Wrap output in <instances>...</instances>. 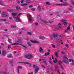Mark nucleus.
<instances>
[{"label": "nucleus", "mask_w": 74, "mask_h": 74, "mask_svg": "<svg viewBox=\"0 0 74 74\" xmlns=\"http://www.w3.org/2000/svg\"><path fill=\"white\" fill-rule=\"evenodd\" d=\"M20 63H24V64H29L28 63L24 62H21Z\"/></svg>", "instance_id": "37998d69"}, {"label": "nucleus", "mask_w": 74, "mask_h": 74, "mask_svg": "<svg viewBox=\"0 0 74 74\" xmlns=\"http://www.w3.org/2000/svg\"><path fill=\"white\" fill-rule=\"evenodd\" d=\"M37 18L38 21H41V22H42L45 23H48V21H47L42 20V17H41L40 16H38Z\"/></svg>", "instance_id": "20e7f679"}, {"label": "nucleus", "mask_w": 74, "mask_h": 74, "mask_svg": "<svg viewBox=\"0 0 74 74\" xmlns=\"http://www.w3.org/2000/svg\"><path fill=\"white\" fill-rule=\"evenodd\" d=\"M8 11L9 12H12L14 11V10L13 9H8Z\"/></svg>", "instance_id": "b1692460"}, {"label": "nucleus", "mask_w": 74, "mask_h": 74, "mask_svg": "<svg viewBox=\"0 0 74 74\" xmlns=\"http://www.w3.org/2000/svg\"><path fill=\"white\" fill-rule=\"evenodd\" d=\"M21 41H22V38H18V40H17L16 41L17 42H16V43L12 44L11 45H21L23 47H24V48H27V47H26V46L23 45H22L21 44L18 43H20L21 44V43L22 42Z\"/></svg>", "instance_id": "f03ea898"}, {"label": "nucleus", "mask_w": 74, "mask_h": 74, "mask_svg": "<svg viewBox=\"0 0 74 74\" xmlns=\"http://www.w3.org/2000/svg\"><path fill=\"white\" fill-rule=\"evenodd\" d=\"M39 38L40 39H41V40H45V38L44 36H39Z\"/></svg>", "instance_id": "2eb2a0df"}, {"label": "nucleus", "mask_w": 74, "mask_h": 74, "mask_svg": "<svg viewBox=\"0 0 74 74\" xmlns=\"http://www.w3.org/2000/svg\"><path fill=\"white\" fill-rule=\"evenodd\" d=\"M71 4L74 5V0H72L71 1Z\"/></svg>", "instance_id": "72a5a7b5"}, {"label": "nucleus", "mask_w": 74, "mask_h": 74, "mask_svg": "<svg viewBox=\"0 0 74 74\" xmlns=\"http://www.w3.org/2000/svg\"><path fill=\"white\" fill-rule=\"evenodd\" d=\"M2 12L3 13V14H5V13H6L5 12H4V11Z\"/></svg>", "instance_id": "0e129e2a"}, {"label": "nucleus", "mask_w": 74, "mask_h": 74, "mask_svg": "<svg viewBox=\"0 0 74 74\" xmlns=\"http://www.w3.org/2000/svg\"><path fill=\"white\" fill-rule=\"evenodd\" d=\"M42 51H43L42 48V47H40V48L39 49V52H42Z\"/></svg>", "instance_id": "a878e982"}, {"label": "nucleus", "mask_w": 74, "mask_h": 74, "mask_svg": "<svg viewBox=\"0 0 74 74\" xmlns=\"http://www.w3.org/2000/svg\"><path fill=\"white\" fill-rule=\"evenodd\" d=\"M42 67L44 69H45V66H44L43 65H42Z\"/></svg>", "instance_id": "e2e57ef3"}, {"label": "nucleus", "mask_w": 74, "mask_h": 74, "mask_svg": "<svg viewBox=\"0 0 74 74\" xmlns=\"http://www.w3.org/2000/svg\"><path fill=\"white\" fill-rule=\"evenodd\" d=\"M5 25H8V24H9V23L8 22H5Z\"/></svg>", "instance_id": "864d4df0"}, {"label": "nucleus", "mask_w": 74, "mask_h": 74, "mask_svg": "<svg viewBox=\"0 0 74 74\" xmlns=\"http://www.w3.org/2000/svg\"><path fill=\"white\" fill-rule=\"evenodd\" d=\"M31 10H32L33 11H36V9L32 8L31 9Z\"/></svg>", "instance_id": "49530a36"}, {"label": "nucleus", "mask_w": 74, "mask_h": 74, "mask_svg": "<svg viewBox=\"0 0 74 74\" xmlns=\"http://www.w3.org/2000/svg\"><path fill=\"white\" fill-rule=\"evenodd\" d=\"M27 18H28L30 22V23H33V20H32V18L31 17V16L29 15H28V17H27Z\"/></svg>", "instance_id": "9d476101"}, {"label": "nucleus", "mask_w": 74, "mask_h": 74, "mask_svg": "<svg viewBox=\"0 0 74 74\" xmlns=\"http://www.w3.org/2000/svg\"><path fill=\"white\" fill-rule=\"evenodd\" d=\"M53 37L55 38L54 41H56V42H58V40H59L60 39V37H61V38H62L61 36L60 35L58 34L57 33H55L51 35L50 38L51 40H53Z\"/></svg>", "instance_id": "f257e3e1"}, {"label": "nucleus", "mask_w": 74, "mask_h": 74, "mask_svg": "<svg viewBox=\"0 0 74 74\" xmlns=\"http://www.w3.org/2000/svg\"><path fill=\"white\" fill-rule=\"evenodd\" d=\"M62 26H59L58 27L55 28V29H57V30H60V29H62Z\"/></svg>", "instance_id": "dca6fc26"}, {"label": "nucleus", "mask_w": 74, "mask_h": 74, "mask_svg": "<svg viewBox=\"0 0 74 74\" xmlns=\"http://www.w3.org/2000/svg\"><path fill=\"white\" fill-rule=\"evenodd\" d=\"M29 1H30L29 0H26L25 1V2L27 4H29L30 3V2H29Z\"/></svg>", "instance_id": "2f4dec72"}, {"label": "nucleus", "mask_w": 74, "mask_h": 74, "mask_svg": "<svg viewBox=\"0 0 74 74\" xmlns=\"http://www.w3.org/2000/svg\"><path fill=\"white\" fill-rule=\"evenodd\" d=\"M0 21H6L7 19H0Z\"/></svg>", "instance_id": "7c9ffc66"}, {"label": "nucleus", "mask_w": 74, "mask_h": 74, "mask_svg": "<svg viewBox=\"0 0 74 74\" xmlns=\"http://www.w3.org/2000/svg\"><path fill=\"white\" fill-rule=\"evenodd\" d=\"M61 22H62L63 23V25H67V22H66V20H62L61 21Z\"/></svg>", "instance_id": "f8f14e48"}, {"label": "nucleus", "mask_w": 74, "mask_h": 74, "mask_svg": "<svg viewBox=\"0 0 74 74\" xmlns=\"http://www.w3.org/2000/svg\"><path fill=\"white\" fill-rule=\"evenodd\" d=\"M35 24L36 26H38V23L36 22L35 23Z\"/></svg>", "instance_id": "c03bdc74"}, {"label": "nucleus", "mask_w": 74, "mask_h": 74, "mask_svg": "<svg viewBox=\"0 0 74 74\" xmlns=\"http://www.w3.org/2000/svg\"><path fill=\"white\" fill-rule=\"evenodd\" d=\"M2 2H3V1H0V5H3V4L2 3Z\"/></svg>", "instance_id": "58836bf2"}, {"label": "nucleus", "mask_w": 74, "mask_h": 74, "mask_svg": "<svg viewBox=\"0 0 74 74\" xmlns=\"http://www.w3.org/2000/svg\"><path fill=\"white\" fill-rule=\"evenodd\" d=\"M1 45H2V46H3H3H4V43H1Z\"/></svg>", "instance_id": "bf43d9fd"}, {"label": "nucleus", "mask_w": 74, "mask_h": 74, "mask_svg": "<svg viewBox=\"0 0 74 74\" xmlns=\"http://www.w3.org/2000/svg\"><path fill=\"white\" fill-rule=\"evenodd\" d=\"M26 63H28V64H29V66H31V65H32V64H30V63H29V62H26Z\"/></svg>", "instance_id": "de8ad7c7"}, {"label": "nucleus", "mask_w": 74, "mask_h": 74, "mask_svg": "<svg viewBox=\"0 0 74 74\" xmlns=\"http://www.w3.org/2000/svg\"><path fill=\"white\" fill-rule=\"evenodd\" d=\"M47 60H46L45 61H43V63H44L45 64V65H46V66L48 65V62H47Z\"/></svg>", "instance_id": "4be33fe9"}, {"label": "nucleus", "mask_w": 74, "mask_h": 74, "mask_svg": "<svg viewBox=\"0 0 74 74\" xmlns=\"http://www.w3.org/2000/svg\"><path fill=\"white\" fill-rule=\"evenodd\" d=\"M50 53L49 52H47V55H49Z\"/></svg>", "instance_id": "13d9d810"}, {"label": "nucleus", "mask_w": 74, "mask_h": 74, "mask_svg": "<svg viewBox=\"0 0 74 74\" xmlns=\"http://www.w3.org/2000/svg\"><path fill=\"white\" fill-rule=\"evenodd\" d=\"M55 71H57V72H58V71H59V69L58 68V66H55Z\"/></svg>", "instance_id": "a211bd4d"}, {"label": "nucleus", "mask_w": 74, "mask_h": 74, "mask_svg": "<svg viewBox=\"0 0 74 74\" xmlns=\"http://www.w3.org/2000/svg\"><path fill=\"white\" fill-rule=\"evenodd\" d=\"M46 4H47V5H50L51 4H49V2H47L46 3Z\"/></svg>", "instance_id": "603ef678"}, {"label": "nucleus", "mask_w": 74, "mask_h": 74, "mask_svg": "<svg viewBox=\"0 0 74 74\" xmlns=\"http://www.w3.org/2000/svg\"><path fill=\"white\" fill-rule=\"evenodd\" d=\"M49 63H50L51 64H52V63H53V62L51 61H49Z\"/></svg>", "instance_id": "6e6d98bb"}, {"label": "nucleus", "mask_w": 74, "mask_h": 74, "mask_svg": "<svg viewBox=\"0 0 74 74\" xmlns=\"http://www.w3.org/2000/svg\"><path fill=\"white\" fill-rule=\"evenodd\" d=\"M21 15V13H19L18 15H17V17H18L19 15Z\"/></svg>", "instance_id": "052dcab7"}, {"label": "nucleus", "mask_w": 74, "mask_h": 74, "mask_svg": "<svg viewBox=\"0 0 74 74\" xmlns=\"http://www.w3.org/2000/svg\"><path fill=\"white\" fill-rule=\"evenodd\" d=\"M22 69V66H19L17 67V72L18 73V74H20L19 73V69Z\"/></svg>", "instance_id": "1a4fd4ad"}, {"label": "nucleus", "mask_w": 74, "mask_h": 74, "mask_svg": "<svg viewBox=\"0 0 74 74\" xmlns=\"http://www.w3.org/2000/svg\"><path fill=\"white\" fill-rule=\"evenodd\" d=\"M27 44L29 47H32V45L29 42H27Z\"/></svg>", "instance_id": "e433bc0d"}, {"label": "nucleus", "mask_w": 74, "mask_h": 74, "mask_svg": "<svg viewBox=\"0 0 74 74\" xmlns=\"http://www.w3.org/2000/svg\"><path fill=\"white\" fill-rule=\"evenodd\" d=\"M16 10H17V11H18L19 10H21V8L20 7H18V6H16Z\"/></svg>", "instance_id": "aec40b11"}, {"label": "nucleus", "mask_w": 74, "mask_h": 74, "mask_svg": "<svg viewBox=\"0 0 74 74\" xmlns=\"http://www.w3.org/2000/svg\"><path fill=\"white\" fill-rule=\"evenodd\" d=\"M5 71H3V74H7V73H6L7 71V69L6 68L5 69Z\"/></svg>", "instance_id": "393cba45"}, {"label": "nucleus", "mask_w": 74, "mask_h": 74, "mask_svg": "<svg viewBox=\"0 0 74 74\" xmlns=\"http://www.w3.org/2000/svg\"><path fill=\"white\" fill-rule=\"evenodd\" d=\"M8 58H12V55L11 54L9 56H7Z\"/></svg>", "instance_id": "ea45409f"}, {"label": "nucleus", "mask_w": 74, "mask_h": 74, "mask_svg": "<svg viewBox=\"0 0 74 74\" xmlns=\"http://www.w3.org/2000/svg\"><path fill=\"white\" fill-rule=\"evenodd\" d=\"M55 60H56V61L55 60H53V63H58V60H57V59L55 58Z\"/></svg>", "instance_id": "cd10ccee"}, {"label": "nucleus", "mask_w": 74, "mask_h": 74, "mask_svg": "<svg viewBox=\"0 0 74 74\" xmlns=\"http://www.w3.org/2000/svg\"><path fill=\"white\" fill-rule=\"evenodd\" d=\"M11 48V45H8V49H10Z\"/></svg>", "instance_id": "a19ab883"}, {"label": "nucleus", "mask_w": 74, "mask_h": 74, "mask_svg": "<svg viewBox=\"0 0 74 74\" xmlns=\"http://www.w3.org/2000/svg\"><path fill=\"white\" fill-rule=\"evenodd\" d=\"M42 60H46L47 59L45 58L44 57H42Z\"/></svg>", "instance_id": "c85d7f7f"}, {"label": "nucleus", "mask_w": 74, "mask_h": 74, "mask_svg": "<svg viewBox=\"0 0 74 74\" xmlns=\"http://www.w3.org/2000/svg\"><path fill=\"white\" fill-rule=\"evenodd\" d=\"M61 53H62V54H65V53L64 52H63V51H62V52H61Z\"/></svg>", "instance_id": "774afa93"}, {"label": "nucleus", "mask_w": 74, "mask_h": 74, "mask_svg": "<svg viewBox=\"0 0 74 74\" xmlns=\"http://www.w3.org/2000/svg\"><path fill=\"white\" fill-rule=\"evenodd\" d=\"M63 62L64 63H66V64H69V59L67 57H66V56H64V59H63Z\"/></svg>", "instance_id": "39448f33"}, {"label": "nucleus", "mask_w": 74, "mask_h": 74, "mask_svg": "<svg viewBox=\"0 0 74 74\" xmlns=\"http://www.w3.org/2000/svg\"><path fill=\"white\" fill-rule=\"evenodd\" d=\"M38 8L39 9V11H41V7H40V6H39L38 7Z\"/></svg>", "instance_id": "79ce46f5"}, {"label": "nucleus", "mask_w": 74, "mask_h": 74, "mask_svg": "<svg viewBox=\"0 0 74 74\" xmlns=\"http://www.w3.org/2000/svg\"><path fill=\"white\" fill-rule=\"evenodd\" d=\"M7 16V15L5 14H3L2 15V17H3V18H6Z\"/></svg>", "instance_id": "bb28decb"}, {"label": "nucleus", "mask_w": 74, "mask_h": 74, "mask_svg": "<svg viewBox=\"0 0 74 74\" xmlns=\"http://www.w3.org/2000/svg\"><path fill=\"white\" fill-rule=\"evenodd\" d=\"M58 63H59V65H60L61 68L62 69V70H63V66H62V64H62V62L61 61H60L58 62Z\"/></svg>", "instance_id": "4468645a"}, {"label": "nucleus", "mask_w": 74, "mask_h": 74, "mask_svg": "<svg viewBox=\"0 0 74 74\" xmlns=\"http://www.w3.org/2000/svg\"><path fill=\"white\" fill-rule=\"evenodd\" d=\"M2 54L3 56H5L7 54V51L5 50H3L2 51Z\"/></svg>", "instance_id": "ddd939ff"}, {"label": "nucleus", "mask_w": 74, "mask_h": 74, "mask_svg": "<svg viewBox=\"0 0 74 74\" xmlns=\"http://www.w3.org/2000/svg\"><path fill=\"white\" fill-rule=\"evenodd\" d=\"M68 30L66 29V30L65 31V32H66V33H69V31H68Z\"/></svg>", "instance_id": "3c124183"}, {"label": "nucleus", "mask_w": 74, "mask_h": 74, "mask_svg": "<svg viewBox=\"0 0 74 74\" xmlns=\"http://www.w3.org/2000/svg\"><path fill=\"white\" fill-rule=\"evenodd\" d=\"M72 8H69L68 9V11H66L65 12V13H70V12L69 11H71L72 10Z\"/></svg>", "instance_id": "6ab92c4d"}, {"label": "nucleus", "mask_w": 74, "mask_h": 74, "mask_svg": "<svg viewBox=\"0 0 74 74\" xmlns=\"http://www.w3.org/2000/svg\"><path fill=\"white\" fill-rule=\"evenodd\" d=\"M65 46H66V47L67 48H68V47H69V45L68 44H65Z\"/></svg>", "instance_id": "09e8293b"}, {"label": "nucleus", "mask_w": 74, "mask_h": 74, "mask_svg": "<svg viewBox=\"0 0 74 74\" xmlns=\"http://www.w3.org/2000/svg\"><path fill=\"white\" fill-rule=\"evenodd\" d=\"M18 33L19 34H22V31L18 32Z\"/></svg>", "instance_id": "4d7b16f0"}, {"label": "nucleus", "mask_w": 74, "mask_h": 74, "mask_svg": "<svg viewBox=\"0 0 74 74\" xmlns=\"http://www.w3.org/2000/svg\"><path fill=\"white\" fill-rule=\"evenodd\" d=\"M69 4V3L66 2H63V4H57L56 5H59L60 6H66Z\"/></svg>", "instance_id": "0eeeda50"}, {"label": "nucleus", "mask_w": 74, "mask_h": 74, "mask_svg": "<svg viewBox=\"0 0 74 74\" xmlns=\"http://www.w3.org/2000/svg\"><path fill=\"white\" fill-rule=\"evenodd\" d=\"M9 62L10 64H11V66L13 67V65L12 64V63H13V62H12V61L10 60L9 61Z\"/></svg>", "instance_id": "5701e85b"}, {"label": "nucleus", "mask_w": 74, "mask_h": 74, "mask_svg": "<svg viewBox=\"0 0 74 74\" xmlns=\"http://www.w3.org/2000/svg\"><path fill=\"white\" fill-rule=\"evenodd\" d=\"M55 55L56 56V57H58V52H56L55 53Z\"/></svg>", "instance_id": "a18cd8bd"}, {"label": "nucleus", "mask_w": 74, "mask_h": 74, "mask_svg": "<svg viewBox=\"0 0 74 74\" xmlns=\"http://www.w3.org/2000/svg\"><path fill=\"white\" fill-rule=\"evenodd\" d=\"M44 56H46V57L47 56V53H45Z\"/></svg>", "instance_id": "8fccbe9b"}, {"label": "nucleus", "mask_w": 74, "mask_h": 74, "mask_svg": "<svg viewBox=\"0 0 74 74\" xmlns=\"http://www.w3.org/2000/svg\"><path fill=\"white\" fill-rule=\"evenodd\" d=\"M30 41H31L32 42V43H34V44H37L38 43V41H37L36 40L33 41L31 40H30Z\"/></svg>", "instance_id": "f3484780"}, {"label": "nucleus", "mask_w": 74, "mask_h": 74, "mask_svg": "<svg viewBox=\"0 0 74 74\" xmlns=\"http://www.w3.org/2000/svg\"><path fill=\"white\" fill-rule=\"evenodd\" d=\"M25 58H26L27 59H30V58H33L34 56H33V55L31 54H29L28 55H25Z\"/></svg>", "instance_id": "423d86ee"}, {"label": "nucleus", "mask_w": 74, "mask_h": 74, "mask_svg": "<svg viewBox=\"0 0 74 74\" xmlns=\"http://www.w3.org/2000/svg\"><path fill=\"white\" fill-rule=\"evenodd\" d=\"M11 27L12 29H15V28H16V27H15V25H12L11 26Z\"/></svg>", "instance_id": "c756f323"}, {"label": "nucleus", "mask_w": 74, "mask_h": 74, "mask_svg": "<svg viewBox=\"0 0 74 74\" xmlns=\"http://www.w3.org/2000/svg\"><path fill=\"white\" fill-rule=\"evenodd\" d=\"M52 22H53V21H49V23H52Z\"/></svg>", "instance_id": "680f3d73"}, {"label": "nucleus", "mask_w": 74, "mask_h": 74, "mask_svg": "<svg viewBox=\"0 0 74 74\" xmlns=\"http://www.w3.org/2000/svg\"><path fill=\"white\" fill-rule=\"evenodd\" d=\"M12 15L13 16H14H14H17V14L12 12Z\"/></svg>", "instance_id": "412c9836"}, {"label": "nucleus", "mask_w": 74, "mask_h": 74, "mask_svg": "<svg viewBox=\"0 0 74 74\" xmlns=\"http://www.w3.org/2000/svg\"><path fill=\"white\" fill-rule=\"evenodd\" d=\"M34 69H35V74H36L38 73V71L40 70V67L38 66H36L35 65H33Z\"/></svg>", "instance_id": "7ed1b4c3"}, {"label": "nucleus", "mask_w": 74, "mask_h": 74, "mask_svg": "<svg viewBox=\"0 0 74 74\" xmlns=\"http://www.w3.org/2000/svg\"><path fill=\"white\" fill-rule=\"evenodd\" d=\"M46 71L47 73H49V70L47 69L46 70Z\"/></svg>", "instance_id": "338daca9"}, {"label": "nucleus", "mask_w": 74, "mask_h": 74, "mask_svg": "<svg viewBox=\"0 0 74 74\" xmlns=\"http://www.w3.org/2000/svg\"><path fill=\"white\" fill-rule=\"evenodd\" d=\"M70 24H69V26H68L67 27V30H69V29H70Z\"/></svg>", "instance_id": "f704fd0d"}, {"label": "nucleus", "mask_w": 74, "mask_h": 74, "mask_svg": "<svg viewBox=\"0 0 74 74\" xmlns=\"http://www.w3.org/2000/svg\"><path fill=\"white\" fill-rule=\"evenodd\" d=\"M14 19H16L15 21L16 22H21V20H20V19H19V18H16L15 16H14Z\"/></svg>", "instance_id": "6e6552de"}, {"label": "nucleus", "mask_w": 74, "mask_h": 74, "mask_svg": "<svg viewBox=\"0 0 74 74\" xmlns=\"http://www.w3.org/2000/svg\"><path fill=\"white\" fill-rule=\"evenodd\" d=\"M8 40V42H9V43H11V41L12 40L11 39L9 38Z\"/></svg>", "instance_id": "473e14b6"}, {"label": "nucleus", "mask_w": 74, "mask_h": 74, "mask_svg": "<svg viewBox=\"0 0 74 74\" xmlns=\"http://www.w3.org/2000/svg\"><path fill=\"white\" fill-rule=\"evenodd\" d=\"M60 45H58V46H57V48H60Z\"/></svg>", "instance_id": "5fc2aeb1"}, {"label": "nucleus", "mask_w": 74, "mask_h": 74, "mask_svg": "<svg viewBox=\"0 0 74 74\" xmlns=\"http://www.w3.org/2000/svg\"><path fill=\"white\" fill-rule=\"evenodd\" d=\"M51 46L53 48H56V46L53 44H52Z\"/></svg>", "instance_id": "4c0bfd02"}, {"label": "nucleus", "mask_w": 74, "mask_h": 74, "mask_svg": "<svg viewBox=\"0 0 74 74\" xmlns=\"http://www.w3.org/2000/svg\"><path fill=\"white\" fill-rule=\"evenodd\" d=\"M27 33L29 36H32V34L30 32H27Z\"/></svg>", "instance_id": "c9c22d12"}, {"label": "nucleus", "mask_w": 74, "mask_h": 74, "mask_svg": "<svg viewBox=\"0 0 74 74\" xmlns=\"http://www.w3.org/2000/svg\"><path fill=\"white\" fill-rule=\"evenodd\" d=\"M69 62H71V66H74V60H71V59H69Z\"/></svg>", "instance_id": "9b49d317"}, {"label": "nucleus", "mask_w": 74, "mask_h": 74, "mask_svg": "<svg viewBox=\"0 0 74 74\" xmlns=\"http://www.w3.org/2000/svg\"><path fill=\"white\" fill-rule=\"evenodd\" d=\"M24 1V0H22V1H21V3H23V1Z\"/></svg>", "instance_id": "69168bd1"}]
</instances>
